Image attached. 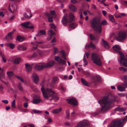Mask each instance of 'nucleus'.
I'll list each match as a JSON object with an SVG mask.
<instances>
[{
  "label": "nucleus",
  "instance_id": "1",
  "mask_svg": "<svg viewBox=\"0 0 127 127\" xmlns=\"http://www.w3.org/2000/svg\"><path fill=\"white\" fill-rule=\"evenodd\" d=\"M117 96L111 94L104 96L98 102L101 107L99 112L103 113L108 110L111 107V104L116 101Z\"/></svg>",
  "mask_w": 127,
  "mask_h": 127
},
{
  "label": "nucleus",
  "instance_id": "2",
  "mask_svg": "<svg viewBox=\"0 0 127 127\" xmlns=\"http://www.w3.org/2000/svg\"><path fill=\"white\" fill-rule=\"evenodd\" d=\"M41 90L42 93L44 98L50 101L54 100L56 101L59 99L57 94L51 89L47 88L45 89L43 86H42Z\"/></svg>",
  "mask_w": 127,
  "mask_h": 127
},
{
  "label": "nucleus",
  "instance_id": "3",
  "mask_svg": "<svg viewBox=\"0 0 127 127\" xmlns=\"http://www.w3.org/2000/svg\"><path fill=\"white\" fill-rule=\"evenodd\" d=\"M107 24V22L105 20H103L100 23L99 20L96 17L94 18L90 22L92 28L95 31L99 33H100L102 30L101 25H106Z\"/></svg>",
  "mask_w": 127,
  "mask_h": 127
},
{
  "label": "nucleus",
  "instance_id": "4",
  "mask_svg": "<svg viewBox=\"0 0 127 127\" xmlns=\"http://www.w3.org/2000/svg\"><path fill=\"white\" fill-rule=\"evenodd\" d=\"M114 50L118 53L120 57L118 59L120 64H122L124 66L127 67V59L126 58L123 53L120 50H121L120 47L118 45H116L112 47Z\"/></svg>",
  "mask_w": 127,
  "mask_h": 127
},
{
  "label": "nucleus",
  "instance_id": "5",
  "mask_svg": "<svg viewBox=\"0 0 127 127\" xmlns=\"http://www.w3.org/2000/svg\"><path fill=\"white\" fill-rule=\"evenodd\" d=\"M127 119V115L123 119H118L113 121L108 127H122Z\"/></svg>",
  "mask_w": 127,
  "mask_h": 127
},
{
  "label": "nucleus",
  "instance_id": "6",
  "mask_svg": "<svg viewBox=\"0 0 127 127\" xmlns=\"http://www.w3.org/2000/svg\"><path fill=\"white\" fill-rule=\"evenodd\" d=\"M54 61H50L48 63H38L36 65L35 68L38 70H42L44 68H47L52 66L54 64Z\"/></svg>",
  "mask_w": 127,
  "mask_h": 127
},
{
  "label": "nucleus",
  "instance_id": "7",
  "mask_svg": "<svg viewBox=\"0 0 127 127\" xmlns=\"http://www.w3.org/2000/svg\"><path fill=\"white\" fill-rule=\"evenodd\" d=\"M68 18L67 15L66 14L64 15L62 19V22L64 25L65 26L67 25V23H70L73 21L74 18V16L73 14L72 13H70L69 15V19H68Z\"/></svg>",
  "mask_w": 127,
  "mask_h": 127
},
{
  "label": "nucleus",
  "instance_id": "8",
  "mask_svg": "<svg viewBox=\"0 0 127 127\" xmlns=\"http://www.w3.org/2000/svg\"><path fill=\"white\" fill-rule=\"evenodd\" d=\"M92 59L94 63L96 65L101 66L102 63L100 56L97 54L93 53L92 54Z\"/></svg>",
  "mask_w": 127,
  "mask_h": 127
},
{
  "label": "nucleus",
  "instance_id": "9",
  "mask_svg": "<svg viewBox=\"0 0 127 127\" xmlns=\"http://www.w3.org/2000/svg\"><path fill=\"white\" fill-rule=\"evenodd\" d=\"M89 124V122L85 120L81 121L78 123L75 127H84L88 125Z\"/></svg>",
  "mask_w": 127,
  "mask_h": 127
},
{
  "label": "nucleus",
  "instance_id": "10",
  "mask_svg": "<svg viewBox=\"0 0 127 127\" xmlns=\"http://www.w3.org/2000/svg\"><path fill=\"white\" fill-rule=\"evenodd\" d=\"M126 36V32H119V36L117 39L118 40L121 41L124 39Z\"/></svg>",
  "mask_w": 127,
  "mask_h": 127
},
{
  "label": "nucleus",
  "instance_id": "11",
  "mask_svg": "<svg viewBox=\"0 0 127 127\" xmlns=\"http://www.w3.org/2000/svg\"><path fill=\"white\" fill-rule=\"evenodd\" d=\"M9 10L12 13L15 12L17 10V6L15 4H10L8 8Z\"/></svg>",
  "mask_w": 127,
  "mask_h": 127
},
{
  "label": "nucleus",
  "instance_id": "12",
  "mask_svg": "<svg viewBox=\"0 0 127 127\" xmlns=\"http://www.w3.org/2000/svg\"><path fill=\"white\" fill-rule=\"evenodd\" d=\"M59 80V77L57 76H55L53 77L52 80V83L50 84V86L53 88H54L55 84L58 82Z\"/></svg>",
  "mask_w": 127,
  "mask_h": 127
},
{
  "label": "nucleus",
  "instance_id": "13",
  "mask_svg": "<svg viewBox=\"0 0 127 127\" xmlns=\"http://www.w3.org/2000/svg\"><path fill=\"white\" fill-rule=\"evenodd\" d=\"M31 24L30 22H27L24 23H22L21 24V25L24 27L25 28L27 29H33L34 28V27L32 26H28V25H31Z\"/></svg>",
  "mask_w": 127,
  "mask_h": 127
},
{
  "label": "nucleus",
  "instance_id": "14",
  "mask_svg": "<svg viewBox=\"0 0 127 127\" xmlns=\"http://www.w3.org/2000/svg\"><path fill=\"white\" fill-rule=\"evenodd\" d=\"M66 101L69 104L74 105H77L78 104L77 101L74 98L67 99H66Z\"/></svg>",
  "mask_w": 127,
  "mask_h": 127
},
{
  "label": "nucleus",
  "instance_id": "15",
  "mask_svg": "<svg viewBox=\"0 0 127 127\" xmlns=\"http://www.w3.org/2000/svg\"><path fill=\"white\" fill-rule=\"evenodd\" d=\"M41 101V99H40L39 96H35L33 97V100L32 102L33 104H36L39 103Z\"/></svg>",
  "mask_w": 127,
  "mask_h": 127
},
{
  "label": "nucleus",
  "instance_id": "16",
  "mask_svg": "<svg viewBox=\"0 0 127 127\" xmlns=\"http://www.w3.org/2000/svg\"><path fill=\"white\" fill-rule=\"evenodd\" d=\"M32 80L34 82L37 84L39 81V79L38 76L35 73H34L32 75Z\"/></svg>",
  "mask_w": 127,
  "mask_h": 127
},
{
  "label": "nucleus",
  "instance_id": "17",
  "mask_svg": "<svg viewBox=\"0 0 127 127\" xmlns=\"http://www.w3.org/2000/svg\"><path fill=\"white\" fill-rule=\"evenodd\" d=\"M48 34L49 35V36L47 38V40L48 41L50 40L52 37L53 35H54L55 33L52 30H50L48 31Z\"/></svg>",
  "mask_w": 127,
  "mask_h": 127
},
{
  "label": "nucleus",
  "instance_id": "18",
  "mask_svg": "<svg viewBox=\"0 0 127 127\" xmlns=\"http://www.w3.org/2000/svg\"><path fill=\"white\" fill-rule=\"evenodd\" d=\"M26 65V70L27 72H30L32 70V67L30 64H25Z\"/></svg>",
  "mask_w": 127,
  "mask_h": 127
},
{
  "label": "nucleus",
  "instance_id": "19",
  "mask_svg": "<svg viewBox=\"0 0 127 127\" xmlns=\"http://www.w3.org/2000/svg\"><path fill=\"white\" fill-rule=\"evenodd\" d=\"M24 15L26 18L28 19L30 18L32 16L31 11L30 10H29L27 13H24Z\"/></svg>",
  "mask_w": 127,
  "mask_h": 127
},
{
  "label": "nucleus",
  "instance_id": "20",
  "mask_svg": "<svg viewBox=\"0 0 127 127\" xmlns=\"http://www.w3.org/2000/svg\"><path fill=\"white\" fill-rule=\"evenodd\" d=\"M13 32H12L8 33L7 36L6 37L5 39H7L8 41H9L10 40H12L13 38V37L12 36V35Z\"/></svg>",
  "mask_w": 127,
  "mask_h": 127
},
{
  "label": "nucleus",
  "instance_id": "21",
  "mask_svg": "<svg viewBox=\"0 0 127 127\" xmlns=\"http://www.w3.org/2000/svg\"><path fill=\"white\" fill-rule=\"evenodd\" d=\"M100 79V77L99 76L96 75L93 77V82L96 83L99 81Z\"/></svg>",
  "mask_w": 127,
  "mask_h": 127
},
{
  "label": "nucleus",
  "instance_id": "22",
  "mask_svg": "<svg viewBox=\"0 0 127 127\" xmlns=\"http://www.w3.org/2000/svg\"><path fill=\"white\" fill-rule=\"evenodd\" d=\"M46 32L45 31L40 30L36 35V36L38 37L41 36V35H45L46 34Z\"/></svg>",
  "mask_w": 127,
  "mask_h": 127
},
{
  "label": "nucleus",
  "instance_id": "23",
  "mask_svg": "<svg viewBox=\"0 0 127 127\" xmlns=\"http://www.w3.org/2000/svg\"><path fill=\"white\" fill-rule=\"evenodd\" d=\"M102 41L103 43V45H104L105 48L106 49L108 48H109L108 43L103 39H102Z\"/></svg>",
  "mask_w": 127,
  "mask_h": 127
},
{
  "label": "nucleus",
  "instance_id": "24",
  "mask_svg": "<svg viewBox=\"0 0 127 127\" xmlns=\"http://www.w3.org/2000/svg\"><path fill=\"white\" fill-rule=\"evenodd\" d=\"M18 50L20 51H24L27 49V47L22 45H20L18 46Z\"/></svg>",
  "mask_w": 127,
  "mask_h": 127
},
{
  "label": "nucleus",
  "instance_id": "25",
  "mask_svg": "<svg viewBox=\"0 0 127 127\" xmlns=\"http://www.w3.org/2000/svg\"><path fill=\"white\" fill-rule=\"evenodd\" d=\"M62 110V109L61 108L56 109L53 110L52 112L53 113L58 114L61 112Z\"/></svg>",
  "mask_w": 127,
  "mask_h": 127
},
{
  "label": "nucleus",
  "instance_id": "26",
  "mask_svg": "<svg viewBox=\"0 0 127 127\" xmlns=\"http://www.w3.org/2000/svg\"><path fill=\"white\" fill-rule=\"evenodd\" d=\"M45 15L48 17V21L49 22H51L53 21V17L52 16H50V15L47 12L45 13Z\"/></svg>",
  "mask_w": 127,
  "mask_h": 127
},
{
  "label": "nucleus",
  "instance_id": "27",
  "mask_svg": "<svg viewBox=\"0 0 127 127\" xmlns=\"http://www.w3.org/2000/svg\"><path fill=\"white\" fill-rule=\"evenodd\" d=\"M6 45L11 49H13L15 46V44L9 43H7L6 44Z\"/></svg>",
  "mask_w": 127,
  "mask_h": 127
},
{
  "label": "nucleus",
  "instance_id": "28",
  "mask_svg": "<svg viewBox=\"0 0 127 127\" xmlns=\"http://www.w3.org/2000/svg\"><path fill=\"white\" fill-rule=\"evenodd\" d=\"M59 52L61 53V57L64 59L67 60V59L66 57V54L65 52L63 50L60 51Z\"/></svg>",
  "mask_w": 127,
  "mask_h": 127
},
{
  "label": "nucleus",
  "instance_id": "29",
  "mask_svg": "<svg viewBox=\"0 0 127 127\" xmlns=\"http://www.w3.org/2000/svg\"><path fill=\"white\" fill-rule=\"evenodd\" d=\"M123 87L122 86H119L117 87V89L118 90L120 91H123L125 90L126 87H127V86H125L123 84Z\"/></svg>",
  "mask_w": 127,
  "mask_h": 127
},
{
  "label": "nucleus",
  "instance_id": "30",
  "mask_svg": "<svg viewBox=\"0 0 127 127\" xmlns=\"http://www.w3.org/2000/svg\"><path fill=\"white\" fill-rule=\"evenodd\" d=\"M69 7L70 10L73 11L75 12L76 11V7L73 5H70L69 6Z\"/></svg>",
  "mask_w": 127,
  "mask_h": 127
},
{
  "label": "nucleus",
  "instance_id": "31",
  "mask_svg": "<svg viewBox=\"0 0 127 127\" xmlns=\"http://www.w3.org/2000/svg\"><path fill=\"white\" fill-rule=\"evenodd\" d=\"M25 39V38L24 37H22L20 35H18L17 36L16 40L22 42Z\"/></svg>",
  "mask_w": 127,
  "mask_h": 127
},
{
  "label": "nucleus",
  "instance_id": "32",
  "mask_svg": "<svg viewBox=\"0 0 127 127\" xmlns=\"http://www.w3.org/2000/svg\"><path fill=\"white\" fill-rule=\"evenodd\" d=\"M126 110V108L124 107H117L115 109V111H125Z\"/></svg>",
  "mask_w": 127,
  "mask_h": 127
},
{
  "label": "nucleus",
  "instance_id": "33",
  "mask_svg": "<svg viewBox=\"0 0 127 127\" xmlns=\"http://www.w3.org/2000/svg\"><path fill=\"white\" fill-rule=\"evenodd\" d=\"M81 80L83 84L86 86H89V84L87 83L85 79L82 78H81Z\"/></svg>",
  "mask_w": 127,
  "mask_h": 127
},
{
  "label": "nucleus",
  "instance_id": "34",
  "mask_svg": "<svg viewBox=\"0 0 127 127\" xmlns=\"http://www.w3.org/2000/svg\"><path fill=\"white\" fill-rule=\"evenodd\" d=\"M124 79L125 80L123 83V85L127 87V76L126 75L124 76L123 77Z\"/></svg>",
  "mask_w": 127,
  "mask_h": 127
},
{
  "label": "nucleus",
  "instance_id": "35",
  "mask_svg": "<svg viewBox=\"0 0 127 127\" xmlns=\"http://www.w3.org/2000/svg\"><path fill=\"white\" fill-rule=\"evenodd\" d=\"M3 69H1L0 67V77L3 78L4 77V73L3 72Z\"/></svg>",
  "mask_w": 127,
  "mask_h": 127
},
{
  "label": "nucleus",
  "instance_id": "36",
  "mask_svg": "<svg viewBox=\"0 0 127 127\" xmlns=\"http://www.w3.org/2000/svg\"><path fill=\"white\" fill-rule=\"evenodd\" d=\"M59 63L60 64H61L63 65H66V62L62 60L61 58L60 59L59 61Z\"/></svg>",
  "mask_w": 127,
  "mask_h": 127
},
{
  "label": "nucleus",
  "instance_id": "37",
  "mask_svg": "<svg viewBox=\"0 0 127 127\" xmlns=\"http://www.w3.org/2000/svg\"><path fill=\"white\" fill-rule=\"evenodd\" d=\"M36 52L38 54V56L39 55L40 57H41L43 55V52L38 49H37Z\"/></svg>",
  "mask_w": 127,
  "mask_h": 127
},
{
  "label": "nucleus",
  "instance_id": "38",
  "mask_svg": "<svg viewBox=\"0 0 127 127\" xmlns=\"http://www.w3.org/2000/svg\"><path fill=\"white\" fill-rule=\"evenodd\" d=\"M76 26V24L74 23L70 24L69 26V27L70 28H75Z\"/></svg>",
  "mask_w": 127,
  "mask_h": 127
},
{
  "label": "nucleus",
  "instance_id": "39",
  "mask_svg": "<svg viewBox=\"0 0 127 127\" xmlns=\"http://www.w3.org/2000/svg\"><path fill=\"white\" fill-rule=\"evenodd\" d=\"M109 19L113 23H115V21L113 16L111 15H109Z\"/></svg>",
  "mask_w": 127,
  "mask_h": 127
},
{
  "label": "nucleus",
  "instance_id": "40",
  "mask_svg": "<svg viewBox=\"0 0 127 127\" xmlns=\"http://www.w3.org/2000/svg\"><path fill=\"white\" fill-rule=\"evenodd\" d=\"M21 61V59L20 58H16L14 60V62L16 64H18Z\"/></svg>",
  "mask_w": 127,
  "mask_h": 127
},
{
  "label": "nucleus",
  "instance_id": "41",
  "mask_svg": "<svg viewBox=\"0 0 127 127\" xmlns=\"http://www.w3.org/2000/svg\"><path fill=\"white\" fill-rule=\"evenodd\" d=\"M17 87L18 89L21 91H23V87L21 86V84L20 83H18L17 85Z\"/></svg>",
  "mask_w": 127,
  "mask_h": 127
},
{
  "label": "nucleus",
  "instance_id": "42",
  "mask_svg": "<svg viewBox=\"0 0 127 127\" xmlns=\"http://www.w3.org/2000/svg\"><path fill=\"white\" fill-rule=\"evenodd\" d=\"M32 111L33 112V113L34 114H40L42 112V111H41L37 110L35 109L33 110Z\"/></svg>",
  "mask_w": 127,
  "mask_h": 127
},
{
  "label": "nucleus",
  "instance_id": "43",
  "mask_svg": "<svg viewBox=\"0 0 127 127\" xmlns=\"http://www.w3.org/2000/svg\"><path fill=\"white\" fill-rule=\"evenodd\" d=\"M7 74L9 77L10 78L13 75V72L12 71H8L7 72Z\"/></svg>",
  "mask_w": 127,
  "mask_h": 127
},
{
  "label": "nucleus",
  "instance_id": "44",
  "mask_svg": "<svg viewBox=\"0 0 127 127\" xmlns=\"http://www.w3.org/2000/svg\"><path fill=\"white\" fill-rule=\"evenodd\" d=\"M90 38L91 40H96L97 38L95 36H93L92 34H90Z\"/></svg>",
  "mask_w": 127,
  "mask_h": 127
},
{
  "label": "nucleus",
  "instance_id": "45",
  "mask_svg": "<svg viewBox=\"0 0 127 127\" xmlns=\"http://www.w3.org/2000/svg\"><path fill=\"white\" fill-rule=\"evenodd\" d=\"M53 49L54 50V54L57 53L58 52V50L57 48L55 47H54Z\"/></svg>",
  "mask_w": 127,
  "mask_h": 127
},
{
  "label": "nucleus",
  "instance_id": "46",
  "mask_svg": "<svg viewBox=\"0 0 127 127\" xmlns=\"http://www.w3.org/2000/svg\"><path fill=\"white\" fill-rule=\"evenodd\" d=\"M38 56V55L36 52H35L33 54L31 57L32 58H35Z\"/></svg>",
  "mask_w": 127,
  "mask_h": 127
},
{
  "label": "nucleus",
  "instance_id": "47",
  "mask_svg": "<svg viewBox=\"0 0 127 127\" xmlns=\"http://www.w3.org/2000/svg\"><path fill=\"white\" fill-rule=\"evenodd\" d=\"M66 118L68 119L70 117V115L69 113V110H67L66 111Z\"/></svg>",
  "mask_w": 127,
  "mask_h": 127
},
{
  "label": "nucleus",
  "instance_id": "48",
  "mask_svg": "<svg viewBox=\"0 0 127 127\" xmlns=\"http://www.w3.org/2000/svg\"><path fill=\"white\" fill-rule=\"evenodd\" d=\"M83 61L84 63L85 64V65H86L87 64L88 62L87 60L85 59V55L84 56V58H83Z\"/></svg>",
  "mask_w": 127,
  "mask_h": 127
},
{
  "label": "nucleus",
  "instance_id": "49",
  "mask_svg": "<svg viewBox=\"0 0 127 127\" xmlns=\"http://www.w3.org/2000/svg\"><path fill=\"white\" fill-rule=\"evenodd\" d=\"M15 100H14L11 103V106L15 108Z\"/></svg>",
  "mask_w": 127,
  "mask_h": 127
},
{
  "label": "nucleus",
  "instance_id": "50",
  "mask_svg": "<svg viewBox=\"0 0 127 127\" xmlns=\"http://www.w3.org/2000/svg\"><path fill=\"white\" fill-rule=\"evenodd\" d=\"M119 69L120 71L123 70L124 71H126V69L123 67H119Z\"/></svg>",
  "mask_w": 127,
  "mask_h": 127
},
{
  "label": "nucleus",
  "instance_id": "51",
  "mask_svg": "<svg viewBox=\"0 0 127 127\" xmlns=\"http://www.w3.org/2000/svg\"><path fill=\"white\" fill-rule=\"evenodd\" d=\"M59 88L63 92H65V89L61 85H60Z\"/></svg>",
  "mask_w": 127,
  "mask_h": 127
},
{
  "label": "nucleus",
  "instance_id": "52",
  "mask_svg": "<svg viewBox=\"0 0 127 127\" xmlns=\"http://www.w3.org/2000/svg\"><path fill=\"white\" fill-rule=\"evenodd\" d=\"M60 58H61L59 56H56L55 57L54 59L56 61L59 62V60Z\"/></svg>",
  "mask_w": 127,
  "mask_h": 127
},
{
  "label": "nucleus",
  "instance_id": "53",
  "mask_svg": "<svg viewBox=\"0 0 127 127\" xmlns=\"http://www.w3.org/2000/svg\"><path fill=\"white\" fill-rule=\"evenodd\" d=\"M50 27L51 28L55 29L56 28V26L53 24H50Z\"/></svg>",
  "mask_w": 127,
  "mask_h": 127
},
{
  "label": "nucleus",
  "instance_id": "54",
  "mask_svg": "<svg viewBox=\"0 0 127 127\" xmlns=\"http://www.w3.org/2000/svg\"><path fill=\"white\" fill-rule=\"evenodd\" d=\"M90 46L93 49H95V45L92 43V42H91L90 43Z\"/></svg>",
  "mask_w": 127,
  "mask_h": 127
},
{
  "label": "nucleus",
  "instance_id": "55",
  "mask_svg": "<svg viewBox=\"0 0 127 127\" xmlns=\"http://www.w3.org/2000/svg\"><path fill=\"white\" fill-rule=\"evenodd\" d=\"M84 74L86 75L87 77L90 76V74L89 72L87 71H85L84 72Z\"/></svg>",
  "mask_w": 127,
  "mask_h": 127
},
{
  "label": "nucleus",
  "instance_id": "56",
  "mask_svg": "<svg viewBox=\"0 0 127 127\" xmlns=\"http://www.w3.org/2000/svg\"><path fill=\"white\" fill-rule=\"evenodd\" d=\"M16 77L18 79H19L22 82H24V80H23V79L22 78H21L20 77L17 76H16Z\"/></svg>",
  "mask_w": 127,
  "mask_h": 127
},
{
  "label": "nucleus",
  "instance_id": "57",
  "mask_svg": "<svg viewBox=\"0 0 127 127\" xmlns=\"http://www.w3.org/2000/svg\"><path fill=\"white\" fill-rule=\"evenodd\" d=\"M24 106L25 108H27L28 106V103L27 102H25L24 103Z\"/></svg>",
  "mask_w": 127,
  "mask_h": 127
},
{
  "label": "nucleus",
  "instance_id": "58",
  "mask_svg": "<svg viewBox=\"0 0 127 127\" xmlns=\"http://www.w3.org/2000/svg\"><path fill=\"white\" fill-rule=\"evenodd\" d=\"M51 14L52 15H54L55 14V11L53 10H51L50 12Z\"/></svg>",
  "mask_w": 127,
  "mask_h": 127
},
{
  "label": "nucleus",
  "instance_id": "59",
  "mask_svg": "<svg viewBox=\"0 0 127 127\" xmlns=\"http://www.w3.org/2000/svg\"><path fill=\"white\" fill-rule=\"evenodd\" d=\"M36 47H35L34 46H33V47L32 48V50H35L38 47V45L36 44Z\"/></svg>",
  "mask_w": 127,
  "mask_h": 127
},
{
  "label": "nucleus",
  "instance_id": "60",
  "mask_svg": "<svg viewBox=\"0 0 127 127\" xmlns=\"http://www.w3.org/2000/svg\"><path fill=\"white\" fill-rule=\"evenodd\" d=\"M114 15L115 17L116 18H121V16L119 15H118L116 14V13H115L114 14Z\"/></svg>",
  "mask_w": 127,
  "mask_h": 127
},
{
  "label": "nucleus",
  "instance_id": "61",
  "mask_svg": "<svg viewBox=\"0 0 127 127\" xmlns=\"http://www.w3.org/2000/svg\"><path fill=\"white\" fill-rule=\"evenodd\" d=\"M2 101L6 104H7L8 103V101L7 100H3Z\"/></svg>",
  "mask_w": 127,
  "mask_h": 127
},
{
  "label": "nucleus",
  "instance_id": "62",
  "mask_svg": "<svg viewBox=\"0 0 127 127\" xmlns=\"http://www.w3.org/2000/svg\"><path fill=\"white\" fill-rule=\"evenodd\" d=\"M102 13L104 16H106L107 14V12L106 11L104 10L102 11Z\"/></svg>",
  "mask_w": 127,
  "mask_h": 127
},
{
  "label": "nucleus",
  "instance_id": "63",
  "mask_svg": "<svg viewBox=\"0 0 127 127\" xmlns=\"http://www.w3.org/2000/svg\"><path fill=\"white\" fill-rule=\"evenodd\" d=\"M71 1L73 3H75L77 2V1L75 0H71Z\"/></svg>",
  "mask_w": 127,
  "mask_h": 127
},
{
  "label": "nucleus",
  "instance_id": "64",
  "mask_svg": "<svg viewBox=\"0 0 127 127\" xmlns=\"http://www.w3.org/2000/svg\"><path fill=\"white\" fill-rule=\"evenodd\" d=\"M56 41V39L55 37H54L51 41V43H53Z\"/></svg>",
  "mask_w": 127,
  "mask_h": 127
}]
</instances>
